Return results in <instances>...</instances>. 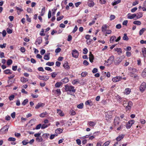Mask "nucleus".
Here are the masks:
<instances>
[{
  "instance_id": "nucleus-5",
  "label": "nucleus",
  "mask_w": 146,
  "mask_h": 146,
  "mask_svg": "<svg viewBox=\"0 0 146 146\" xmlns=\"http://www.w3.org/2000/svg\"><path fill=\"white\" fill-rule=\"evenodd\" d=\"M72 55L73 57L75 58H78L79 55V52L76 50H73L72 51Z\"/></svg>"
},
{
  "instance_id": "nucleus-55",
  "label": "nucleus",
  "mask_w": 146,
  "mask_h": 146,
  "mask_svg": "<svg viewBox=\"0 0 146 146\" xmlns=\"http://www.w3.org/2000/svg\"><path fill=\"white\" fill-rule=\"evenodd\" d=\"M110 141H108L105 143L102 146H108L110 143Z\"/></svg>"
},
{
  "instance_id": "nucleus-29",
  "label": "nucleus",
  "mask_w": 146,
  "mask_h": 146,
  "mask_svg": "<svg viewBox=\"0 0 146 146\" xmlns=\"http://www.w3.org/2000/svg\"><path fill=\"white\" fill-rule=\"evenodd\" d=\"M121 2V0H114V1L112 3V5L114 6L120 3Z\"/></svg>"
},
{
  "instance_id": "nucleus-28",
  "label": "nucleus",
  "mask_w": 146,
  "mask_h": 146,
  "mask_svg": "<svg viewBox=\"0 0 146 146\" xmlns=\"http://www.w3.org/2000/svg\"><path fill=\"white\" fill-rule=\"evenodd\" d=\"M20 80L23 83H25L28 81V79L24 77H21V78Z\"/></svg>"
},
{
  "instance_id": "nucleus-23",
  "label": "nucleus",
  "mask_w": 146,
  "mask_h": 146,
  "mask_svg": "<svg viewBox=\"0 0 146 146\" xmlns=\"http://www.w3.org/2000/svg\"><path fill=\"white\" fill-rule=\"evenodd\" d=\"M63 66L66 70H69L70 68V66L68 65V63L67 62H66L64 64Z\"/></svg>"
},
{
  "instance_id": "nucleus-32",
  "label": "nucleus",
  "mask_w": 146,
  "mask_h": 146,
  "mask_svg": "<svg viewBox=\"0 0 146 146\" xmlns=\"http://www.w3.org/2000/svg\"><path fill=\"white\" fill-rule=\"evenodd\" d=\"M136 15L137 16L136 17L137 18V19L140 18L141 17L143 16L142 13L141 12L137 13Z\"/></svg>"
},
{
  "instance_id": "nucleus-59",
  "label": "nucleus",
  "mask_w": 146,
  "mask_h": 146,
  "mask_svg": "<svg viewBox=\"0 0 146 146\" xmlns=\"http://www.w3.org/2000/svg\"><path fill=\"white\" fill-rule=\"evenodd\" d=\"M115 18V16L114 15H111L110 17V20L112 21Z\"/></svg>"
},
{
  "instance_id": "nucleus-45",
  "label": "nucleus",
  "mask_w": 146,
  "mask_h": 146,
  "mask_svg": "<svg viewBox=\"0 0 146 146\" xmlns=\"http://www.w3.org/2000/svg\"><path fill=\"white\" fill-rule=\"evenodd\" d=\"M70 115H74L76 114L75 111L72 109L70 110Z\"/></svg>"
},
{
  "instance_id": "nucleus-9",
  "label": "nucleus",
  "mask_w": 146,
  "mask_h": 146,
  "mask_svg": "<svg viewBox=\"0 0 146 146\" xmlns=\"http://www.w3.org/2000/svg\"><path fill=\"white\" fill-rule=\"evenodd\" d=\"M8 128V126L5 125L1 129L0 131L3 133H5L7 131Z\"/></svg>"
},
{
  "instance_id": "nucleus-11",
  "label": "nucleus",
  "mask_w": 146,
  "mask_h": 146,
  "mask_svg": "<svg viewBox=\"0 0 146 146\" xmlns=\"http://www.w3.org/2000/svg\"><path fill=\"white\" fill-rule=\"evenodd\" d=\"M133 103L131 101H129L128 102L127 105L126 106V110H128L130 109L131 107L132 106Z\"/></svg>"
},
{
  "instance_id": "nucleus-6",
  "label": "nucleus",
  "mask_w": 146,
  "mask_h": 146,
  "mask_svg": "<svg viewBox=\"0 0 146 146\" xmlns=\"http://www.w3.org/2000/svg\"><path fill=\"white\" fill-rule=\"evenodd\" d=\"M38 78L40 80H43L46 81L49 78V76H38Z\"/></svg>"
},
{
  "instance_id": "nucleus-39",
  "label": "nucleus",
  "mask_w": 146,
  "mask_h": 146,
  "mask_svg": "<svg viewBox=\"0 0 146 146\" xmlns=\"http://www.w3.org/2000/svg\"><path fill=\"white\" fill-rule=\"evenodd\" d=\"M126 99H123V105L124 107H126L127 106V104H128V102L126 101Z\"/></svg>"
},
{
  "instance_id": "nucleus-62",
  "label": "nucleus",
  "mask_w": 146,
  "mask_h": 146,
  "mask_svg": "<svg viewBox=\"0 0 146 146\" xmlns=\"http://www.w3.org/2000/svg\"><path fill=\"white\" fill-rule=\"evenodd\" d=\"M61 50V49L60 48H56L55 50V52L56 53H58L60 52Z\"/></svg>"
},
{
  "instance_id": "nucleus-64",
  "label": "nucleus",
  "mask_w": 146,
  "mask_h": 146,
  "mask_svg": "<svg viewBox=\"0 0 146 146\" xmlns=\"http://www.w3.org/2000/svg\"><path fill=\"white\" fill-rule=\"evenodd\" d=\"M98 69L96 68H94L92 70V72L94 74L98 72Z\"/></svg>"
},
{
  "instance_id": "nucleus-2",
  "label": "nucleus",
  "mask_w": 146,
  "mask_h": 146,
  "mask_svg": "<svg viewBox=\"0 0 146 146\" xmlns=\"http://www.w3.org/2000/svg\"><path fill=\"white\" fill-rule=\"evenodd\" d=\"M124 58V56H122L116 58L114 61V64L116 65H118L123 60Z\"/></svg>"
},
{
  "instance_id": "nucleus-33",
  "label": "nucleus",
  "mask_w": 146,
  "mask_h": 146,
  "mask_svg": "<svg viewBox=\"0 0 146 146\" xmlns=\"http://www.w3.org/2000/svg\"><path fill=\"white\" fill-rule=\"evenodd\" d=\"M63 130L61 128H58L55 130V133L57 134H60L62 133Z\"/></svg>"
},
{
  "instance_id": "nucleus-38",
  "label": "nucleus",
  "mask_w": 146,
  "mask_h": 146,
  "mask_svg": "<svg viewBox=\"0 0 146 146\" xmlns=\"http://www.w3.org/2000/svg\"><path fill=\"white\" fill-rule=\"evenodd\" d=\"M133 23L137 25H139L141 24V22L139 21H135L133 22Z\"/></svg>"
},
{
  "instance_id": "nucleus-49",
  "label": "nucleus",
  "mask_w": 146,
  "mask_h": 146,
  "mask_svg": "<svg viewBox=\"0 0 146 146\" xmlns=\"http://www.w3.org/2000/svg\"><path fill=\"white\" fill-rule=\"evenodd\" d=\"M28 102V100L27 99L25 100L22 103V104L23 106H25Z\"/></svg>"
},
{
  "instance_id": "nucleus-10",
  "label": "nucleus",
  "mask_w": 146,
  "mask_h": 146,
  "mask_svg": "<svg viewBox=\"0 0 146 146\" xmlns=\"http://www.w3.org/2000/svg\"><path fill=\"white\" fill-rule=\"evenodd\" d=\"M89 56V58L90 62L91 63L93 62V60L94 59V57L93 55L92 54L91 52H90Z\"/></svg>"
},
{
  "instance_id": "nucleus-25",
  "label": "nucleus",
  "mask_w": 146,
  "mask_h": 146,
  "mask_svg": "<svg viewBox=\"0 0 146 146\" xmlns=\"http://www.w3.org/2000/svg\"><path fill=\"white\" fill-rule=\"evenodd\" d=\"M142 52L144 57L146 58V48H143L142 49Z\"/></svg>"
},
{
  "instance_id": "nucleus-15",
  "label": "nucleus",
  "mask_w": 146,
  "mask_h": 146,
  "mask_svg": "<svg viewBox=\"0 0 146 146\" xmlns=\"http://www.w3.org/2000/svg\"><path fill=\"white\" fill-rule=\"evenodd\" d=\"M3 72L7 74H11L12 73V71L9 69H6Z\"/></svg>"
},
{
  "instance_id": "nucleus-51",
  "label": "nucleus",
  "mask_w": 146,
  "mask_h": 146,
  "mask_svg": "<svg viewBox=\"0 0 146 146\" xmlns=\"http://www.w3.org/2000/svg\"><path fill=\"white\" fill-rule=\"evenodd\" d=\"M119 123V122L118 121V119H114V123L115 126L118 125Z\"/></svg>"
},
{
  "instance_id": "nucleus-46",
  "label": "nucleus",
  "mask_w": 146,
  "mask_h": 146,
  "mask_svg": "<svg viewBox=\"0 0 146 146\" xmlns=\"http://www.w3.org/2000/svg\"><path fill=\"white\" fill-rule=\"evenodd\" d=\"M83 103H81L77 106V107L79 109H81L83 108Z\"/></svg>"
},
{
  "instance_id": "nucleus-41",
  "label": "nucleus",
  "mask_w": 146,
  "mask_h": 146,
  "mask_svg": "<svg viewBox=\"0 0 146 146\" xmlns=\"http://www.w3.org/2000/svg\"><path fill=\"white\" fill-rule=\"evenodd\" d=\"M54 64V63L53 62H48L46 63V65L49 66H53Z\"/></svg>"
},
{
  "instance_id": "nucleus-18",
  "label": "nucleus",
  "mask_w": 146,
  "mask_h": 146,
  "mask_svg": "<svg viewBox=\"0 0 146 146\" xmlns=\"http://www.w3.org/2000/svg\"><path fill=\"white\" fill-rule=\"evenodd\" d=\"M107 25H105L102 27V31L104 33H105V32L107 30Z\"/></svg>"
},
{
  "instance_id": "nucleus-44",
  "label": "nucleus",
  "mask_w": 146,
  "mask_h": 146,
  "mask_svg": "<svg viewBox=\"0 0 146 146\" xmlns=\"http://www.w3.org/2000/svg\"><path fill=\"white\" fill-rule=\"evenodd\" d=\"M45 7H44L42 9L40 14L41 16H43L44 15L45 13Z\"/></svg>"
},
{
  "instance_id": "nucleus-16",
  "label": "nucleus",
  "mask_w": 146,
  "mask_h": 146,
  "mask_svg": "<svg viewBox=\"0 0 146 146\" xmlns=\"http://www.w3.org/2000/svg\"><path fill=\"white\" fill-rule=\"evenodd\" d=\"M114 50L116 51L118 53L119 55H120L122 53V50L121 48H115Z\"/></svg>"
},
{
  "instance_id": "nucleus-54",
  "label": "nucleus",
  "mask_w": 146,
  "mask_h": 146,
  "mask_svg": "<svg viewBox=\"0 0 146 146\" xmlns=\"http://www.w3.org/2000/svg\"><path fill=\"white\" fill-rule=\"evenodd\" d=\"M8 140L9 141H15L16 140L15 138L12 137H10L8 139Z\"/></svg>"
},
{
  "instance_id": "nucleus-14",
  "label": "nucleus",
  "mask_w": 146,
  "mask_h": 146,
  "mask_svg": "<svg viewBox=\"0 0 146 146\" xmlns=\"http://www.w3.org/2000/svg\"><path fill=\"white\" fill-rule=\"evenodd\" d=\"M48 115V113L46 112H44L40 114V116L42 118L44 117H47Z\"/></svg>"
},
{
  "instance_id": "nucleus-48",
  "label": "nucleus",
  "mask_w": 146,
  "mask_h": 146,
  "mask_svg": "<svg viewBox=\"0 0 146 146\" xmlns=\"http://www.w3.org/2000/svg\"><path fill=\"white\" fill-rule=\"evenodd\" d=\"M55 91L56 92V94L58 96H59L61 94V91H60V89H57L56 90H55Z\"/></svg>"
},
{
  "instance_id": "nucleus-8",
  "label": "nucleus",
  "mask_w": 146,
  "mask_h": 146,
  "mask_svg": "<svg viewBox=\"0 0 146 146\" xmlns=\"http://www.w3.org/2000/svg\"><path fill=\"white\" fill-rule=\"evenodd\" d=\"M122 78V77L117 76L112 78V80L113 82H116L119 81Z\"/></svg>"
},
{
  "instance_id": "nucleus-4",
  "label": "nucleus",
  "mask_w": 146,
  "mask_h": 146,
  "mask_svg": "<svg viewBox=\"0 0 146 146\" xmlns=\"http://www.w3.org/2000/svg\"><path fill=\"white\" fill-rule=\"evenodd\" d=\"M146 87V84L145 82H143L141 85L139 90L141 92H143L145 90Z\"/></svg>"
},
{
  "instance_id": "nucleus-47",
  "label": "nucleus",
  "mask_w": 146,
  "mask_h": 146,
  "mask_svg": "<svg viewBox=\"0 0 146 146\" xmlns=\"http://www.w3.org/2000/svg\"><path fill=\"white\" fill-rule=\"evenodd\" d=\"M115 38H116V37L114 36H111L110 39V41L111 43L114 40Z\"/></svg>"
},
{
  "instance_id": "nucleus-56",
  "label": "nucleus",
  "mask_w": 146,
  "mask_h": 146,
  "mask_svg": "<svg viewBox=\"0 0 146 146\" xmlns=\"http://www.w3.org/2000/svg\"><path fill=\"white\" fill-rule=\"evenodd\" d=\"M87 72H82L81 74V75L82 77H84L87 75Z\"/></svg>"
},
{
  "instance_id": "nucleus-12",
  "label": "nucleus",
  "mask_w": 146,
  "mask_h": 146,
  "mask_svg": "<svg viewBox=\"0 0 146 146\" xmlns=\"http://www.w3.org/2000/svg\"><path fill=\"white\" fill-rule=\"evenodd\" d=\"M129 70L131 74H134L137 72V70L133 68L130 67L129 68Z\"/></svg>"
},
{
  "instance_id": "nucleus-31",
  "label": "nucleus",
  "mask_w": 146,
  "mask_h": 146,
  "mask_svg": "<svg viewBox=\"0 0 146 146\" xmlns=\"http://www.w3.org/2000/svg\"><path fill=\"white\" fill-rule=\"evenodd\" d=\"M62 83L65 84L67 83L69 81V79L67 78H65L62 80Z\"/></svg>"
},
{
  "instance_id": "nucleus-1",
  "label": "nucleus",
  "mask_w": 146,
  "mask_h": 146,
  "mask_svg": "<svg viewBox=\"0 0 146 146\" xmlns=\"http://www.w3.org/2000/svg\"><path fill=\"white\" fill-rule=\"evenodd\" d=\"M65 90L66 92H67V94L73 95L72 93H74L76 91V90L74 88V87L69 85L68 84L65 85L64 86Z\"/></svg>"
},
{
  "instance_id": "nucleus-20",
  "label": "nucleus",
  "mask_w": 146,
  "mask_h": 146,
  "mask_svg": "<svg viewBox=\"0 0 146 146\" xmlns=\"http://www.w3.org/2000/svg\"><path fill=\"white\" fill-rule=\"evenodd\" d=\"M57 113L60 116H63L64 115L63 112L60 110L58 109L57 110Z\"/></svg>"
},
{
  "instance_id": "nucleus-26",
  "label": "nucleus",
  "mask_w": 146,
  "mask_h": 146,
  "mask_svg": "<svg viewBox=\"0 0 146 146\" xmlns=\"http://www.w3.org/2000/svg\"><path fill=\"white\" fill-rule=\"evenodd\" d=\"M131 92V90L130 88H126L125 90L124 93L127 94H130V92Z\"/></svg>"
},
{
  "instance_id": "nucleus-52",
  "label": "nucleus",
  "mask_w": 146,
  "mask_h": 146,
  "mask_svg": "<svg viewBox=\"0 0 146 146\" xmlns=\"http://www.w3.org/2000/svg\"><path fill=\"white\" fill-rule=\"evenodd\" d=\"M13 62L12 60L11 59L8 60L7 62V64L9 66Z\"/></svg>"
},
{
  "instance_id": "nucleus-58",
  "label": "nucleus",
  "mask_w": 146,
  "mask_h": 146,
  "mask_svg": "<svg viewBox=\"0 0 146 146\" xmlns=\"http://www.w3.org/2000/svg\"><path fill=\"white\" fill-rule=\"evenodd\" d=\"M15 98V96L13 95H12L9 97V99L10 101L13 100Z\"/></svg>"
},
{
  "instance_id": "nucleus-42",
  "label": "nucleus",
  "mask_w": 146,
  "mask_h": 146,
  "mask_svg": "<svg viewBox=\"0 0 146 146\" xmlns=\"http://www.w3.org/2000/svg\"><path fill=\"white\" fill-rule=\"evenodd\" d=\"M50 125V124H49L48 125L45 124H43L42 125H41V128L42 129H44L45 128L47 127L48 126H49Z\"/></svg>"
},
{
  "instance_id": "nucleus-3",
  "label": "nucleus",
  "mask_w": 146,
  "mask_h": 146,
  "mask_svg": "<svg viewBox=\"0 0 146 146\" xmlns=\"http://www.w3.org/2000/svg\"><path fill=\"white\" fill-rule=\"evenodd\" d=\"M114 57L113 56H110L109 58L108 59L107 61L105 60L106 62H107V63H108L107 65V66L111 64L114 61Z\"/></svg>"
},
{
  "instance_id": "nucleus-36",
  "label": "nucleus",
  "mask_w": 146,
  "mask_h": 146,
  "mask_svg": "<svg viewBox=\"0 0 146 146\" xmlns=\"http://www.w3.org/2000/svg\"><path fill=\"white\" fill-rule=\"evenodd\" d=\"M88 124L90 126L93 127L96 124V122H95L90 121L88 122Z\"/></svg>"
},
{
  "instance_id": "nucleus-60",
  "label": "nucleus",
  "mask_w": 146,
  "mask_h": 146,
  "mask_svg": "<svg viewBox=\"0 0 146 146\" xmlns=\"http://www.w3.org/2000/svg\"><path fill=\"white\" fill-rule=\"evenodd\" d=\"M6 34L7 33L6 31L5 30H3L2 33V35L3 37H5L6 36Z\"/></svg>"
},
{
  "instance_id": "nucleus-53",
  "label": "nucleus",
  "mask_w": 146,
  "mask_h": 146,
  "mask_svg": "<svg viewBox=\"0 0 146 146\" xmlns=\"http://www.w3.org/2000/svg\"><path fill=\"white\" fill-rule=\"evenodd\" d=\"M51 77L52 78H55L57 75V73L56 72H52L51 74Z\"/></svg>"
},
{
  "instance_id": "nucleus-7",
  "label": "nucleus",
  "mask_w": 146,
  "mask_h": 146,
  "mask_svg": "<svg viewBox=\"0 0 146 146\" xmlns=\"http://www.w3.org/2000/svg\"><path fill=\"white\" fill-rule=\"evenodd\" d=\"M134 122V121L133 120L129 121L127 123L126 127L127 129H129L131 127L132 124H133Z\"/></svg>"
},
{
  "instance_id": "nucleus-43",
  "label": "nucleus",
  "mask_w": 146,
  "mask_h": 146,
  "mask_svg": "<svg viewBox=\"0 0 146 146\" xmlns=\"http://www.w3.org/2000/svg\"><path fill=\"white\" fill-rule=\"evenodd\" d=\"M146 30V29L144 28H142L139 31V35H141L143 33L144 31Z\"/></svg>"
},
{
  "instance_id": "nucleus-35",
  "label": "nucleus",
  "mask_w": 146,
  "mask_h": 146,
  "mask_svg": "<svg viewBox=\"0 0 146 146\" xmlns=\"http://www.w3.org/2000/svg\"><path fill=\"white\" fill-rule=\"evenodd\" d=\"M136 16H137L136 14H134L132 15H131L128 16L127 17V18L128 19H132L134 18L135 17H136Z\"/></svg>"
},
{
  "instance_id": "nucleus-61",
  "label": "nucleus",
  "mask_w": 146,
  "mask_h": 146,
  "mask_svg": "<svg viewBox=\"0 0 146 146\" xmlns=\"http://www.w3.org/2000/svg\"><path fill=\"white\" fill-rule=\"evenodd\" d=\"M78 28L77 26L76 25L75 26L74 28V29L72 32L73 33H75L77 31V30H78Z\"/></svg>"
},
{
  "instance_id": "nucleus-19",
  "label": "nucleus",
  "mask_w": 146,
  "mask_h": 146,
  "mask_svg": "<svg viewBox=\"0 0 146 146\" xmlns=\"http://www.w3.org/2000/svg\"><path fill=\"white\" fill-rule=\"evenodd\" d=\"M86 105H89L90 106H92L93 105V102L91 100H88L85 103Z\"/></svg>"
},
{
  "instance_id": "nucleus-21",
  "label": "nucleus",
  "mask_w": 146,
  "mask_h": 146,
  "mask_svg": "<svg viewBox=\"0 0 146 146\" xmlns=\"http://www.w3.org/2000/svg\"><path fill=\"white\" fill-rule=\"evenodd\" d=\"M42 42V39L41 37H38L36 41V43H37L38 44H40Z\"/></svg>"
},
{
  "instance_id": "nucleus-50",
  "label": "nucleus",
  "mask_w": 146,
  "mask_h": 146,
  "mask_svg": "<svg viewBox=\"0 0 146 146\" xmlns=\"http://www.w3.org/2000/svg\"><path fill=\"white\" fill-rule=\"evenodd\" d=\"M27 140H24L22 142V143L23 145H26L29 143V142L27 141Z\"/></svg>"
},
{
  "instance_id": "nucleus-22",
  "label": "nucleus",
  "mask_w": 146,
  "mask_h": 146,
  "mask_svg": "<svg viewBox=\"0 0 146 146\" xmlns=\"http://www.w3.org/2000/svg\"><path fill=\"white\" fill-rule=\"evenodd\" d=\"M116 98L117 101L120 103H121L123 100V99L121 97L118 95L116 96Z\"/></svg>"
},
{
  "instance_id": "nucleus-34",
  "label": "nucleus",
  "mask_w": 146,
  "mask_h": 146,
  "mask_svg": "<svg viewBox=\"0 0 146 146\" xmlns=\"http://www.w3.org/2000/svg\"><path fill=\"white\" fill-rule=\"evenodd\" d=\"M94 5V2L92 1H90L88 2V6L90 7H93Z\"/></svg>"
},
{
  "instance_id": "nucleus-13",
  "label": "nucleus",
  "mask_w": 146,
  "mask_h": 146,
  "mask_svg": "<svg viewBox=\"0 0 146 146\" xmlns=\"http://www.w3.org/2000/svg\"><path fill=\"white\" fill-rule=\"evenodd\" d=\"M45 105L44 103H39L36 106L35 108L36 109L39 108L40 107H42Z\"/></svg>"
},
{
  "instance_id": "nucleus-40",
  "label": "nucleus",
  "mask_w": 146,
  "mask_h": 146,
  "mask_svg": "<svg viewBox=\"0 0 146 146\" xmlns=\"http://www.w3.org/2000/svg\"><path fill=\"white\" fill-rule=\"evenodd\" d=\"M123 40H127L129 39L126 34L125 33L124 34V36L123 37Z\"/></svg>"
},
{
  "instance_id": "nucleus-57",
  "label": "nucleus",
  "mask_w": 146,
  "mask_h": 146,
  "mask_svg": "<svg viewBox=\"0 0 146 146\" xmlns=\"http://www.w3.org/2000/svg\"><path fill=\"white\" fill-rule=\"evenodd\" d=\"M49 135V134L44 133L43 135L42 136L44 138L47 139Z\"/></svg>"
},
{
  "instance_id": "nucleus-17",
  "label": "nucleus",
  "mask_w": 146,
  "mask_h": 146,
  "mask_svg": "<svg viewBox=\"0 0 146 146\" xmlns=\"http://www.w3.org/2000/svg\"><path fill=\"white\" fill-rule=\"evenodd\" d=\"M50 53H47L46 54H45L44 55V59L46 60H48L50 59Z\"/></svg>"
},
{
  "instance_id": "nucleus-37",
  "label": "nucleus",
  "mask_w": 146,
  "mask_h": 146,
  "mask_svg": "<svg viewBox=\"0 0 146 146\" xmlns=\"http://www.w3.org/2000/svg\"><path fill=\"white\" fill-rule=\"evenodd\" d=\"M36 140L38 142H40L43 141V139L40 136L38 137H36Z\"/></svg>"
},
{
  "instance_id": "nucleus-24",
  "label": "nucleus",
  "mask_w": 146,
  "mask_h": 146,
  "mask_svg": "<svg viewBox=\"0 0 146 146\" xmlns=\"http://www.w3.org/2000/svg\"><path fill=\"white\" fill-rule=\"evenodd\" d=\"M124 135L123 134H122L119 135L118 137H117L116 140L117 141H119L121 139H122L124 137Z\"/></svg>"
},
{
  "instance_id": "nucleus-27",
  "label": "nucleus",
  "mask_w": 146,
  "mask_h": 146,
  "mask_svg": "<svg viewBox=\"0 0 146 146\" xmlns=\"http://www.w3.org/2000/svg\"><path fill=\"white\" fill-rule=\"evenodd\" d=\"M62 84V82H57L56 83L55 85V87L56 88H59Z\"/></svg>"
},
{
  "instance_id": "nucleus-30",
  "label": "nucleus",
  "mask_w": 146,
  "mask_h": 146,
  "mask_svg": "<svg viewBox=\"0 0 146 146\" xmlns=\"http://www.w3.org/2000/svg\"><path fill=\"white\" fill-rule=\"evenodd\" d=\"M111 114L110 112H108L106 113V118H108V119H111L112 118V115H109Z\"/></svg>"
},
{
  "instance_id": "nucleus-63",
  "label": "nucleus",
  "mask_w": 146,
  "mask_h": 146,
  "mask_svg": "<svg viewBox=\"0 0 146 146\" xmlns=\"http://www.w3.org/2000/svg\"><path fill=\"white\" fill-rule=\"evenodd\" d=\"M83 64L85 66H87L89 64V63L87 60H84L83 61Z\"/></svg>"
}]
</instances>
